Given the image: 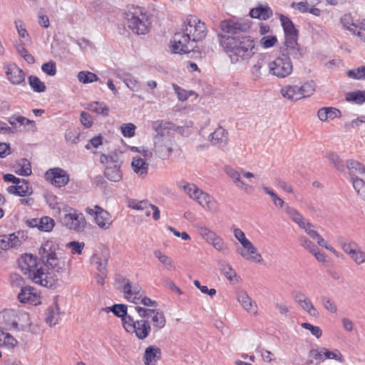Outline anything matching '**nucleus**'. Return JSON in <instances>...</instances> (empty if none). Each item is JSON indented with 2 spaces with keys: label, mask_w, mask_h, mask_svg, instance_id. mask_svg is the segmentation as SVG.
<instances>
[{
  "label": "nucleus",
  "mask_w": 365,
  "mask_h": 365,
  "mask_svg": "<svg viewBox=\"0 0 365 365\" xmlns=\"http://www.w3.org/2000/svg\"><path fill=\"white\" fill-rule=\"evenodd\" d=\"M45 176L47 180L58 187L65 186L69 181V175L65 170L59 168L48 170Z\"/></svg>",
  "instance_id": "nucleus-12"
},
{
  "label": "nucleus",
  "mask_w": 365,
  "mask_h": 365,
  "mask_svg": "<svg viewBox=\"0 0 365 365\" xmlns=\"http://www.w3.org/2000/svg\"><path fill=\"white\" fill-rule=\"evenodd\" d=\"M152 128L155 132L154 137H158V135L171 134L170 131L175 130V125L170 121L158 120L152 123Z\"/></svg>",
  "instance_id": "nucleus-24"
},
{
  "label": "nucleus",
  "mask_w": 365,
  "mask_h": 365,
  "mask_svg": "<svg viewBox=\"0 0 365 365\" xmlns=\"http://www.w3.org/2000/svg\"><path fill=\"white\" fill-rule=\"evenodd\" d=\"M177 186L194 200L199 198L200 194H202V190L198 188L195 184L189 183L185 180L178 182Z\"/></svg>",
  "instance_id": "nucleus-29"
},
{
  "label": "nucleus",
  "mask_w": 365,
  "mask_h": 365,
  "mask_svg": "<svg viewBox=\"0 0 365 365\" xmlns=\"http://www.w3.org/2000/svg\"><path fill=\"white\" fill-rule=\"evenodd\" d=\"M220 28L225 34L217 35L218 42L232 63L246 62L256 53L254 39L243 34L250 28L248 24L224 20Z\"/></svg>",
  "instance_id": "nucleus-1"
},
{
  "label": "nucleus",
  "mask_w": 365,
  "mask_h": 365,
  "mask_svg": "<svg viewBox=\"0 0 365 365\" xmlns=\"http://www.w3.org/2000/svg\"><path fill=\"white\" fill-rule=\"evenodd\" d=\"M363 22H364V20L360 21L358 24L354 23L352 17H351V14H344L341 18V23L343 27L345 28L346 29L349 30L354 34H356L358 36H359V33L361 31H362L361 27Z\"/></svg>",
  "instance_id": "nucleus-33"
},
{
  "label": "nucleus",
  "mask_w": 365,
  "mask_h": 365,
  "mask_svg": "<svg viewBox=\"0 0 365 365\" xmlns=\"http://www.w3.org/2000/svg\"><path fill=\"white\" fill-rule=\"evenodd\" d=\"M0 323L4 330H19L17 315L14 310L4 311Z\"/></svg>",
  "instance_id": "nucleus-20"
},
{
  "label": "nucleus",
  "mask_w": 365,
  "mask_h": 365,
  "mask_svg": "<svg viewBox=\"0 0 365 365\" xmlns=\"http://www.w3.org/2000/svg\"><path fill=\"white\" fill-rule=\"evenodd\" d=\"M19 266L22 272L34 283L51 288L57 280L52 274L65 272L66 264L59 252L43 263L38 262L37 257L33 255L26 253L21 257Z\"/></svg>",
  "instance_id": "nucleus-2"
},
{
  "label": "nucleus",
  "mask_w": 365,
  "mask_h": 365,
  "mask_svg": "<svg viewBox=\"0 0 365 365\" xmlns=\"http://www.w3.org/2000/svg\"><path fill=\"white\" fill-rule=\"evenodd\" d=\"M118 76L123 79L125 85L132 91H135L138 87V82L135 79L128 73H123L122 75L118 74Z\"/></svg>",
  "instance_id": "nucleus-54"
},
{
  "label": "nucleus",
  "mask_w": 365,
  "mask_h": 365,
  "mask_svg": "<svg viewBox=\"0 0 365 365\" xmlns=\"http://www.w3.org/2000/svg\"><path fill=\"white\" fill-rule=\"evenodd\" d=\"M60 319V308L57 302L50 305L45 312V322L49 327L57 324Z\"/></svg>",
  "instance_id": "nucleus-27"
},
{
  "label": "nucleus",
  "mask_w": 365,
  "mask_h": 365,
  "mask_svg": "<svg viewBox=\"0 0 365 365\" xmlns=\"http://www.w3.org/2000/svg\"><path fill=\"white\" fill-rule=\"evenodd\" d=\"M78 81L83 83H88L97 81L98 80V76L89 71H80L78 74Z\"/></svg>",
  "instance_id": "nucleus-46"
},
{
  "label": "nucleus",
  "mask_w": 365,
  "mask_h": 365,
  "mask_svg": "<svg viewBox=\"0 0 365 365\" xmlns=\"http://www.w3.org/2000/svg\"><path fill=\"white\" fill-rule=\"evenodd\" d=\"M268 68L269 73L278 78H285L289 76L293 70L290 58L283 55L270 62Z\"/></svg>",
  "instance_id": "nucleus-8"
},
{
  "label": "nucleus",
  "mask_w": 365,
  "mask_h": 365,
  "mask_svg": "<svg viewBox=\"0 0 365 365\" xmlns=\"http://www.w3.org/2000/svg\"><path fill=\"white\" fill-rule=\"evenodd\" d=\"M218 251L226 252L228 250L227 244L224 242L222 238L217 236L214 240L210 243Z\"/></svg>",
  "instance_id": "nucleus-59"
},
{
  "label": "nucleus",
  "mask_w": 365,
  "mask_h": 365,
  "mask_svg": "<svg viewBox=\"0 0 365 365\" xmlns=\"http://www.w3.org/2000/svg\"><path fill=\"white\" fill-rule=\"evenodd\" d=\"M196 201L206 210L215 213L219 210L217 202L213 197L202 190V194H200L199 198Z\"/></svg>",
  "instance_id": "nucleus-21"
},
{
  "label": "nucleus",
  "mask_w": 365,
  "mask_h": 365,
  "mask_svg": "<svg viewBox=\"0 0 365 365\" xmlns=\"http://www.w3.org/2000/svg\"><path fill=\"white\" fill-rule=\"evenodd\" d=\"M131 166L134 173L139 177L144 178L148 175L149 164L145 159L139 156L133 157Z\"/></svg>",
  "instance_id": "nucleus-28"
},
{
  "label": "nucleus",
  "mask_w": 365,
  "mask_h": 365,
  "mask_svg": "<svg viewBox=\"0 0 365 365\" xmlns=\"http://www.w3.org/2000/svg\"><path fill=\"white\" fill-rule=\"evenodd\" d=\"M123 327L125 330L128 332H133L135 331V326L136 325V321L133 317L127 314L121 319Z\"/></svg>",
  "instance_id": "nucleus-51"
},
{
  "label": "nucleus",
  "mask_w": 365,
  "mask_h": 365,
  "mask_svg": "<svg viewBox=\"0 0 365 365\" xmlns=\"http://www.w3.org/2000/svg\"><path fill=\"white\" fill-rule=\"evenodd\" d=\"M8 80L14 85H19L25 81V73L15 63H10L4 66Z\"/></svg>",
  "instance_id": "nucleus-15"
},
{
  "label": "nucleus",
  "mask_w": 365,
  "mask_h": 365,
  "mask_svg": "<svg viewBox=\"0 0 365 365\" xmlns=\"http://www.w3.org/2000/svg\"><path fill=\"white\" fill-rule=\"evenodd\" d=\"M151 331V327L150 322L146 318H141L140 320H136V325L135 326V333L136 337L140 340L146 339Z\"/></svg>",
  "instance_id": "nucleus-26"
},
{
  "label": "nucleus",
  "mask_w": 365,
  "mask_h": 365,
  "mask_svg": "<svg viewBox=\"0 0 365 365\" xmlns=\"http://www.w3.org/2000/svg\"><path fill=\"white\" fill-rule=\"evenodd\" d=\"M210 143L217 147H224L228 142V133L222 127L219 126L209 136Z\"/></svg>",
  "instance_id": "nucleus-19"
},
{
  "label": "nucleus",
  "mask_w": 365,
  "mask_h": 365,
  "mask_svg": "<svg viewBox=\"0 0 365 365\" xmlns=\"http://www.w3.org/2000/svg\"><path fill=\"white\" fill-rule=\"evenodd\" d=\"M17 340L9 333H4L3 339L1 340L0 346L7 348H14L17 344Z\"/></svg>",
  "instance_id": "nucleus-53"
},
{
  "label": "nucleus",
  "mask_w": 365,
  "mask_h": 365,
  "mask_svg": "<svg viewBox=\"0 0 365 365\" xmlns=\"http://www.w3.org/2000/svg\"><path fill=\"white\" fill-rule=\"evenodd\" d=\"M87 108L93 113L105 117L109 114V107L103 102H93L88 106Z\"/></svg>",
  "instance_id": "nucleus-40"
},
{
  "label": "nucleus",
  "mask_w": 365,
  "mask_h": 365,
  "mask_svg": "<svg viewBox=\"0 0 365 365\" xmlns=\"http://www.w3.org/2000/svg\"><path fill=\"white\" fill-rule=\"evenodd\" d=\"M237 299L248 313L257 314V306L245 291H239L237 294Z\"/></svg>",
  "instance_id": "nucleus-22"
},
{
  "label": "nucleus",
  "mask_w": 365,
  "mask_h": 365,
  "mask_svg": "<svg viewBox=\"0 0 365 365\" xmlns=\"http://www.w3.org/2000/svg\"><path fill=\"white\" fill-rule=\"evenodd\" d=\"M109 257V250L104 248L92 256L91 262L96 266L98 272H107V265Z\"/></svg>",
  "instance_id": "nucleus-17"
},
{
  "label": "nucleus",
  "mask_w": 365,
  "mask_h": 365,
  "mask_svg": "<svg viewBox=\"0 0 365 365\" xmlns=\"http://www.w3.org/2000/svg\"><path fill=\"white\" fill-rule=\"evenodd\" d=\"M280 21L284 29L285 40L284 41L297 40L298 31L289 18L284 15L280 16Z\"/></svg>",
  "instance_id": "nucleus-18"
},
{
  "label": "nucleus",
  "mask_w": 365,
  "mask_h": 365,
  "mask_svg": "<svg viewBox=\"0 0 365 365\" xmlns=\"http://www.w3.org/2000/svg\"><path fill=\"white\" fill-rule=\"evenodd\" d=\"M135 125L131 123H124L120 126V130L124 137L131 138L135 135Z\"/></svg>",
  "instance_id": "nucleus-55"
},
{
  "label": "nucleus",
  "mask_w": 365,
  "mask_h": 365,
  "mask_svg": "<svg viewBox=\"0 0 365 365\" xmlns=\"http://www.w3.org/2000/svg\"><path fill=\"white\" fill-rule=\"evenodd\" d=\"M282 96L289 101H297L302 99L299 86L285 85L280 91Z\"/></svg>",
  "instance_id": "nucleus-30"
},
{
  "label": "nucleus",
  "mask_w": 365,
  "mask_h": 365,
  "mask_svg": "<svg viewBox=\"0 0 365 365\" xmlns=\"http://www.w3.org/2000/svg\"><path fill=\"white\" fill-rule=\"evenodd\" d=\"M300 93H302V99L305 98H309L312 96L316 89V84L314 81H309L303 83L302 86H299Z\"/></svg>",
  "instance_id": "nucleus-43"
},
{
  "label": "nucleus",
  "mask_w": 365,
  "mask_h": 365,
  "mask_svg": "<svg viewBox=\"0 0 365 365\" xmlns=\"http://www.w3.org/2000/svg\"><path fill=\"white\" fill-rule=\"evenodd\" d=\"M250 15L252 18L267 20L272 16V11L267 6H263L260 5L258 7L252 9L250 11Z\"/></svg>",
  "instance_id": "nucleus-34"
},
{
  "label": "nucleus",
  "mask_w": 365,
  "mask_h": 365,
  "mask_svg": "<svg viewBox=\"0 0 365 365\" xmlns=\"http://www.w3.org/2000/svg\"><path fill=\"white\" fill-rule=\"evenodd\" d=\"M19 245V240L14 234L0 236V248L6 250Z\"/></svg>",
  "instance_id": "nucleus-36"
},
{
  "label": "nucleus",
  "mask_w": 365,
  "mask_h": 365,
  "mask_svg": "<svg viewBox=\"0 0 365 365\" xmlns=\"http://www.w3.org/2000/svg\"><path fill=\"white\" fill-rule=\"evenodd\" d=\"M18 299L21 303H29L32 305L41 304L39 294L34 288L30 286L22 287L20 293L18 294Z\"/></svg>",
  "instance_id": "nucleus-13"
},
{
  "label": "nucleus",
  "mask_w": 365,
  "mask_h": 365,
  "mask_svg": "<svg viewBox=\"0 0 365 365\" xmlns=\"http://www.w3.org/2000/svg\"><path fill=\"white\" fill-rule=\"evenodd\" d=\"M59 219L61 223L68 229L76 232L83 231L86 222L82 213L63 203L58 204Z\"/></svg>",
  "instance_id": "nucleus-5"
},
{
  "label": "nucleus",
  "mask_w": 365,
  "mask_h": 365,
  "mask_svg": "<svg viewBox=\"0 0 365 365\" xmlns=\"http://www.w3.org/2000/svg\"><path fill=\"white\" fill-rule=\"evenodd\" d=\"M109 309L115 316L121 319L127 314V306L125 304H114Z\"/></svg>",
  "instance_id": "nucleus-56"
},
{
  "label": "nucleus",
  "mask_w": 365,
  "mask_h": 365,
  "mask_svg": "<svg viewBox=\"0 0 365 365\" xmlns=\"http://www.w3.org/2000/svg\"><path fill=\"white\" fill-rule=\"evenodd\" d=\"M326 157L338 171L343 172L344 170V161L336 153L332 151L327 152Z\"/></svg>",
  "instance_id": "nucleus-41"
},
{
  "label": "nucleus",
  "mask_w": 365,
  "mask_h": 365,
  "mask_svg": "<svg viewBox=\"0 0 365 365\" xmlns=\"http://www.w3.org/2000/svg\"><path fill=\"white\" fill-rule=\"evenodd\" d=\"M198 232L210 244L217 236L215 232L205 227H198Z\"/></svg>",
  "instance_id": "nucleus-49"
},
{
  "label": "nucleus",
  "mask_w": 365,
  "mask_h": 365,
  "mask_svg": "<svg viewBox=\"0 0 365 365\" xmlns=\"http://www.w3.org/2000/svg\"><path fill=\"white\" fill-rule=\"evenodd\" d=\"M38 230L43 232H50L55 225L54 220L50 217H43L38 218Z\"/></svg>",
  "instance_id": "nucleus-42"
},
{
  "label": "nucleus",
  "mask_w": 365,
  "mask_h": 365,
  "mask_svg": "<svg viewBox=\"0 0 365 365\" xmlns=\"http://www.w3.org/2000/svg\"><path fill=\"white\" fill-rule=\"evenodd\" d=\"M299 241L300 242V245L304 248L309 250L311 253L317 250V247L311 240L307 239L306 237H304V236L300 237L299 238Z\"/></svg>",
  "instance_id": "nucleus-63"
},
{
  "label": "nucleus",
  "mask_w": 365,
  "mask_h": 365,
  "mask_svg": "<svg viewBox=\"0 0 365 365\" xmlns=\"http://www.w3.org/2000/svg\"><path fill=\"white\" fill-rule=\"evenodd\" d=\"M347 75L349 78L356 80L365 78V66L358 67L355 69L349 70Z\"/></svg>",
  "instance_id": "nucleus-50"
},
{
  "label": "nucleus",
  "mask_w": 365,
  "mask_h": 365,
  "mask_svg": "<svg viewBox=\"0 0 365 365\" xmlns=\"http://www.w3.org/2000/svg\"><path fill=\"white\" fill-rule=\"evenodd\" d=\"M322 302L324 307L331 313H336L337 312V307L334 301L327 297H322Z\"/></svg>",
  "instance_id": "nucleus-62"
},
{
  "label": "nucleus",
  "mask_w": 365,
  "mask_h": 365,
  "mask_svg": "<svg viewBox=\"0 0 365 365\" xmlns=\"http://www.w3.org/2000/svg\"><path fill=\"white\" fill-rule=\"evenodd\" d=\"M207 35L205 24L196 16H190L184 22L181 31L174 34L172 44V51L175 53H187L193 49L190 43L202 41Z\"/></svg>",
  "instance_id": "nucleus-3"
},
{
  "label": "nucleus",
  "mask_w": 365,
  "mask_h": 365,
  "mask_svg": "<svg viewBox=\"0 0 365 365\" xmlns=\"http://www.w3.org/2000/svg\"><path fill=\"white\" fill-rule=\"evenodd\" d=\"M305 312H307L310 316L317 317L319 316V312L314 307L313 304L309 298L303 300L301 304H299Z\"/></svg>",
  "instance_id": "nucleus-48"
},
{
  "label": "nucleus",
  "mask_w": 365,
  "mask_h": 365,
  "mask_svg": "<svg viewBox=\"0 0 365 365\" xmlns=\"http://www.w3.org/2000/svg\"><path fill=\"white\" fill-rule=\"evenodd\" d=\"M301 326L302 328L309 330L317 339L320 338L322 335V331L319 327L314 326L307 322L302 323Z\"/></svg>",
  "instance_id": "nucleus-58"
},
{
  "label": "nucleus",
  "mask_w": 365,
  "mask_h": 365,
  "mask_svg": "<svg viewBox=\"0 0 365 365\" xmlns=\"http://www.w3.org/2000/svg\"><path fill=\"white\" fill-rule=\"evenodd\" d=\"M345 100L355 104L361 105L365 103V91H356L348 92L345 95Z\"/></svg>",
  "instance_id": "nucleus-39"
},
{
  "label": "nucleus",
  "mask_w": 365,
  "mask_h": 365,
  "mask_svg": "<svg viewBox=\"0 0 365 365\" xmlns=\"http://www.w3.org/2000/svg\"><path fill=\"white\" fill-rule=\"evenodd\" d=\"M283 56H290L295 59H299L302 57V49L297 43V40L284 41V49L283 50Z\"/></svg>",
  "instance_id": "nucleus-23"
},
{
  "label": "nucleus",
  "mask_w": 365,
  "mask_h": 365,
  "mask_svg": "<svg viewBox=\"0 0 365 365\" xmlns=\"http://www.w3.org/2000/svg\"><path fill=\"white\" fill-rule=\"evenodd\" d=\"M351 182L356 193L365 199V182L364 181L358 178L357 176L351 177Z\"/></svg>",
  "instance_id": "nucleus-45"
},
{
  "label": "nucleus",
  "mask_w": 365,
  "mask_h": 365,
  "mask_svg": "<svg viewBox=\"0 0 365 365\" xmlns=\"http://www.w3.org/2000/svg\"><path fill=\"white\" fill-rule=\"evenodd\" d=\"M349 257L358 265L365 262V252L359 248L356 250Z\"/></svg>",
  "instance_id": "nucleus-61"
},
{
  "label": "nucleus",
  "mask_w": 365,
  "mask_h": 365,
  "mask_svg": "<svg viewBox=\"0 0 365 365\" xmlns=\"http://www.w3.org/2000/svg\"><path fill=\"white\" fill-rule=\"evenodd\" d=\"M302 226H299L300 228L303 229L305 232L309 235L310 237L314 239V237L318 236V232L314 230V225L307 221L306 220L302 222Z\"/></svg>",
  "instance_id": "nucleus-60"
},
{
  "label": "nucleus",
  "mask_w": 365,
  "mask_h": 365,
  "mask_svg": "<svg viewBox=\"0 0 365 365\" xmlns=\"http://www.w3.org/2000/svg\"><path fill=\"white\" fill-rule=\"evenodd\" d=\"M21 180H22L21 183L8 187L7 192L20 197H26L31 195L33 190L32 187L29 185V182L24 179H21Z\"/></svg>",
  "instance_id": "nucleus-25"
},
{
  "label": "nucleus",
  "mask_w": 365,
  "mask_h": 365,
  "mask_svg": "<svg viewBox=\"0 0 365 365\" xmlns=\"http://www.w3.org/2000/svg\"><path fill=\"white\" fill-rule=\"evenodd\" d=\"M218 264L220 266L222 273L228 280L232 281L233 278L236 277L235 271L229 264H227L225 262L220 261L218 262Z\"/></svg>",
  "instance_id": "nucleus-47"
},
{
  "label": "nucleus",
  "mask_w": 365,
  "mask_h": 365,
  "mask_svg": "<svg viewBox=\"0 0 365 365\" xmlns=\"http://www.w3.org/2000/svg\"><path fill=\"white\" fill-rule=\"evenodd\" d=\"M21 168L16 170V173L21 176H29L31 174V164L28 160L21 159Z\"/></svg>",
  "instance_id": "nucleus-57"
},
{
  "label": "nucleus",
  "mask_w": 365,
  "mask_h": 365,
  "mask_svg": "<svg viewBox=\"0 0 365 365\" xmlns=\"http://www.w3.org/2000/svg\"><path fill=\"white\" fill-rule=\"evenodd\" d=\"M238 253L245 259L260 263L262 261L261 254L257 252V248L249 240L242 245V248L237 250Z\"/></svg>",
  "instance_id": "nucleus-14"
},
{
  "label": "nucleus",
  "mask_w": 365,
  "mask_h": 365,
  "mask_svg": "<svg viewBox=\"0 0 365 365\" xmlns=\"http://www.w3.org/2000/svg\"><path fill=\"white\" fill-rule=\"evenodd\" d=\"M161 357V350L158 347L150 346L146 348L144 354L145 365H156V362Z\"/></svg>",
  "instance_id": "nucleus-31"
},
{
  "label": "nucleus",
  "mask_w": 365,
  "mask_h": 365,
  "mask_svg": "<svg viewBox=\"0 0 365 365\" xmlns=\"http://www.w3.org/2000/svg\"><path fill=\"white\" fill-rule=\"evenodd\" d=\"M86 212L92 216H95L96 223L103 230L108 229L112 224L110 214L98 205H96L94 208L87 207Z\"/></svg>",
  "instance_id": "nucleus-10"
},
{
  "label": "nucleus",
  "mask_w": 365,
  "mask_h": 365,
  "mask_svg": "<svg viewBox=\"0 0 365 365\" xmlns=\"http://www.w3.org/2000/svg\"><path fill=\"white\" fill-rule=\"evenodd\" d=\"M309 356L318 362H322L327 359H335L340 362L344 361L342 354L339 350L336 349L335 351H331L324 347L312 349L309 353Z\"/></svg>",
  "instance_id": "nucleus-11"
},
{
  "label": "nucleus",
  "mask_w": 365,
  "mask_h": 365,
  "mask_svg": "<svg viewBox=\"0 0 365 365\" xmlns=\"http://www.w3.org/2000/svg\"><path fill=\"white\" fill-rule=\"evenodd\" d=\"M128 27L136 34H145L150 28L151 22L144 10L138 6L128 7L123 13Z\"/></svg>",
  "instance_id": "nucleus-4"
},
{
  "label": "nucleus",
  "mask_w": 365,
  "mask_h": 365,
  "mask_svg": "<svg viewBox=\"0 0 365 365\" xmlns=\"http://www.w3.org/2000/svg\"><path fill=\"white\" fill-rule=\"evenodd\" d=\"M41 69L47 75L53 76L56 73V63L53 61L45 63L42 65Z\"/></svg>",
  "instance_id": "nucleus-64"
},
{
  "label": "nucleus",
  "mask_w": 365,
  "mask_h": 365,
  "mask_svg": "<svg viewBox=\"0 0 365 365\" xmlns=\"http://www.w3.org/2000/svg\"><path fill=\"white\" fill-rule=\"evenodd\" d=\"M225 172L239 188L242 189L247 192L249 189L252 188L251 186L245 184L243 181L241 180V172H239L230 166H225Z\"/></svg>",
  "instance_id": "nucleus-32"
},
{
  "label": "nucleus",
  "mask_w": 365,
  "mask_h": 365,
  "mask_svg": "<svg viewBox=\"0 0 365 365\" xmlns=\"http://www.w3.org/2000/svg\"><path fill=\"white\" fill-rule=\"evenodd\" d=\"M8 122L13 127H15L17 124H19L21 125H29V124H31L34 123L33 121L30 120L29 119H28L24 116H20V115L11 116L10 118H9Z\"/></svg>",
  "instance_id": "nucleus-52"
},
{
  "label": "nucleus",
  "mask_w": 365,
  "mask_h": 365,
  "mask_svg": "<svg viewBox=\"0 0 365 365\" xmlns=\"http://www.w3.org/2000/svg\"><path fill=\"white\" fill-rule=\"evenodd\" d=\"M155 257H156L160 262L165 267L168 271L175 269V266L173 260L161 252L160 250H156L153 252Z\"/></svg>",
  "instance_id": "nucleus-37"
},
{
  "label": "nucleus",
  "mask_w": 365,
  "mask_h": 365,
  "mask_svg": "<svg viewBox=\"0 0 365 365\" xmlns=\"http://www.w3.org/2000/svg\"><path fill=\"white\" fill-rule=\"evenodd\" d=\"M59 251L58 245L53 240L45 241L38 249L40 263L44 262L50 257L55 256Z\"/></svg>",
  "instance_id": "nucleus-16"
},
{
  "label": "nucleus",
  "mask_w": 365,
  "mask_h": 365,
  "mask_svg": "<svg viewBox=\"0 0 365 365\" xmlns=\"http://www.w3.org/2000/svg\"><path fill=\"white\" fill-rule=\"evenodd\" d=\"M155 154L162 160H168L177 146L174 136L171 134L153 138Z\"/></svg>",
  "instance_id": "nucleus-7"
},
{
  "label": "nucleus",
  "mask_w": 365,
  "mask_h": 365,
  "mask_svg": "<svg viewBox=\"0 0 365 365\" xmlns=\"http://www.w3.org/2000/svg\"><path fill=\"white\" fill-rule=\"evenodd\" d=\"M28 79L29 83L34 91L37 93H42L46 90L45 83L42 82L37 76H29Z\"/></svg>",
  "instance_id": "nucleus-44"
},
{
  "label": "nucleus",
  "mask_w": 365,
  "mask_h": 365,
  "mask_svg": "<svg viewBox=\"0 0 365 365\" xmlns=\"http://www.w3.org/2000/svg\"><path fill=\"white\" fill-rule=\"evenodd\" d=\"M284 212L288 215L289 219L296 223L298 226H302V222L306 220L297 209L289 206V205H285Z\"/></svg>",
  "instance_id": "nucleus-38"
},
{
  "label": "nucleus",
  "mask_w": 365,
  "mask_h": 365,
  "mask_svg": "<svg viewBox=\"0 0 365 365\" xmlns=\"http://www.w3.org/2000/svg\"><path fill=\"white\" fill-rule=\"evenodd\" d=\"M135 309L141 318L150 319L153 326L157 330L163 328L166 324V319L163 312L158 309H149L141 307H135Z\"/></svg>",
  "instance_id": "nucleus-9"
},
{
  "label": "nucleus",
  "mask_w": 365,
  "mask_h": 365,
  "mask_svg": "<svg viewBox=\"0 0 365 365\" xmlns=\"http://www.w3.org/2000/svg\"><path fill=\"white\" fill-rule=\"evenodd\" d=\"M123 293L127 299H130L133 295L138 296L139 294H143L141 287L137 283H130L128 280L123 285Z\"/></svg>",
  "instance_id": "nucleus-35"
},
{
  "label": "nucleus",
  "mask_w": 365,
  "mask_h": 365,
  "mask_svg": "<svg viewBox=\"0 0 365 365\" xmlns=\"http://www.w3.org/2000/svg\"><path fill=\"white\" fill-rule=\"evenodd\" d=\"M121 157V154L118 152L109 155L102 154L100 157L101 163L106 164L104 175L110 181L119 182L123 178Z\"/></svg>",
  "instance_id": "nucleus-6"
}]
</instances>
